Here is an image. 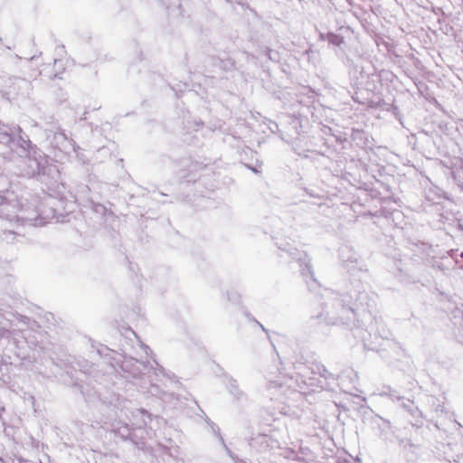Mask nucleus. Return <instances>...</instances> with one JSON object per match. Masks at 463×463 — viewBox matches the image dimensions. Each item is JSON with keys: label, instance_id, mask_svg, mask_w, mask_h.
I'll return each instance as SVG.
<instances>
[{"label": "nucleus", "instance_id": "1", "mask_svg": "<svg viewBox=\"0 0 463 463\" xmlns=\"http://www.w3.org/2000/svg\"><path fill=\"white\" fill-rule=\"evenodd\" d=\"M54 64L55 65L59 64V65L62 66L63 65V60L62 59L55 60Z\"/></svg>", "mask_w": 463, "mask_h": 463}]
</instances>
